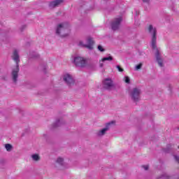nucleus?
Returning <instances> with one entry per match:
<instances>
[{
  "label": "nucleus",
  "instance_id": "obj_18",
  "mask_svg": "<svg viewBox=\"0 0 179 179\" xmlns=\"http://www.w3.org/2000/svg\"><path fill=\"white\" fill-rule=\"evenodd\" d=\"M30 57L31 58H40V55H38L36 52H32L30 53Z\"/></svg>",
  "mask_w": 179,
  "mask_h": 179
},
{
  "label": "nucleus",
  "instance_id": "obj_32",
  "mask_svg": "<svg viewBox=\"0 0 179 179\" xmlns=\"http://www.w3.org/2000/svg\"><path fill=\"white\" fill-rule=\"evenodd\" d=\"M92 68H94V64H92Z\"/></svg>",
  "mask_w": 179,
  "mask_h": 179
},
{
  "label": "nucleus",
  "instance_id": "obj_20",
  "mask_svg": "<svg viewBox=\"0 0 179 179\" xmlns=\"http://www.w3.org/2000/svg\"><path fill=\"white\" fill-rule=\"evenodd\" d=\"M56 162L60 166H63V164H64V158L59 157V158H57Z\"/></svg>",
  "mask_w": 179,
  "mask_h": 179
},
{
  "label": "nucleus",
  "instance_id": "obj_26",
  "mask_svg": "<svg viewBox=\"0 0 179 179\" xmlns=\"http://www.w3.org/2000/svg\"><path fill=\"white\" fill-rule=\"evenodd\" d=\"M136 71H139L142 68V63H140L139 64L136 66Z\"/></svg>",
  "mask_w": 179,
  "mask_h": 179
},
{
  "label": "nucleus",
  "instance_id": "obj_9",
  "mask_svg": "<svg viewBox=\"0 0 179 179\" xmlns=\"http://www.w3.org/2000/svg\"><path fill=\"white\" fill-rule=\"evenodd\" d=\"M121 22H122V17H120L115 18L110 24L112 30L114 31H115V30H118V29H120V24H121Z\"/></svg>",
  "mask_w": 179,
  "mask_h": 179
},
{
  "label": "nucleus",
  "instance_id": "obj_5",
  "mask_svg": "<svg viewBox=\"0 0 179 179\" xmlns=\"http://www.w3.org/2000/svg\"><path fill=\"white\" fill-rule=\"evenodd\" d=\"M73 64L78 68H85L86 66V59H84L83 57L76 56L73 58Z\"/></svg>",
  "mask_w": 179,
  "mask_h": 179
},
{
  "label": "nucleus",
  "instance_id": "obj_13",
  "mask_svg": "<svg viewBox=\"0 0 179 179\" xmlns=\"http://www.w3.org/2000/svg\"><path fill=\"white\" fill-rule=\"evenodd\" d=\"M65 121L62 119H57L55 123L52 124L51 129H55V128H58L59 127H62L64 125Z\"/></svg>",
  "mask_w": 179,
  "mask_h": 179
},
{
  "label": "nucleus",
  "instance_id": "obj_10",
  "mask_svg": "<svg viewBox=\"0 0 179 179\" xmlns=\"http://www.w3.org/2000/svg\"><path fill=\"white\" fill-rule=\"evenodd\" d=\"M63 80L68 85V86H72L75 83V80L72 78V76L66 74L63 76Z\"/></svg>",
  "mask_w": 179,
  "mask_h": 179
},
{
  "label": "nucleus",
  "instance_id": "obj_2",
  "mask_svg": "<svg viewBox=\"0 0 179 179\" xmlns=\"http://www.w3.org/2000/svg\"><path fill=\"white\" fill-rule=\"evenodd\" d=\"M69 33H71V29L68 26H66L65 24H59L57 25L56 29V34L60 36L62 38H65V37H68L69 36Z\"/></svg>",
  "mask_w": 179,
  "mask_h": 179
},
{
  "label": "nucleus",
  "instance_id": "obj_28",
  "mask_svg": "<svg viewBox=\"0 0 179 179\" xmlns=\"http://www.w3.org/2000/svg\"><path fill=\"white\" fill-rule=\"evenodd\" d=\"M173 157L175 160L177 162V163H179V157L178 155H173Z\"/></svg>",
  "mask_w": 179,
  "mask_h": 179
},
{
  "label": "nucleus",
  "instance_id": "obj_19",
  "mask_svg": "<svg viewBox=\"0 0 179 179\" xmlns=\"http://www.w3.org/2000/svg\"><path fill=\"white\" fill-rule=\"evenodd\" d=\"M105 61H113V57L112 56H108V57H105L102 59V62H105Z\"/></svg>",
  "mask_w": 179,
  "mask_h": 179
},
{
  "label": "nucleus",
  "instance_id": "obj_7",
  "mask_svg": "<svg viewBox=\"0 0 179 179\" xmlns=\"http://www.w3.org/2000/svg\"><path fill=\"white\" fill-rule=\"evenodd\" d=\"M103 89L106 90H113L114 82L111 78H105L103 81Z\"/></svg>",
  "mask_w": 179,
  "mask_h": 179
},
{
  "label": "nucleus",
  "instance_id": "obj_29",
  "mask_svg": "<svg viewBox=\"0 0 179 179\" xmlns=\"http://www.w3.org/2000/svg\"><path fill=\"white\" fill-rule=\"evenodd\" d=\"M142 167L145 171L149 170V166H148V165H143Z\"/></svg>",
  "mask_w": 179,
  "mask_h": 179
},
{
  "label": "nucleus",
  "instance_id": "obj_15",
  "mask_svg": "<svg viewBox=\"0 0 179 179\" xmlns=\"http://www.w3.org/2000/svg\"><path fill=\"white\" fill-rule=\"evenodd\" d=\"M39 69H41L45 73H47V64L43 63L40 64Z\"/></svg>",
  "mask_w": 179,
  "mask_h": 179
},
{
  "label": "nucleus",
  "instance_id": "obj_21",
  "mask_svg": "<svg viewBox=\"0 0 179 179\" xmlns=\"http://www.w3.org/2000/svg\"><path fill=\"white\" fill-rule=\"evenodd\" d=\"M43 137L45 138L46 142H48V143H50V141L51 139V136H48V134H44Z\"/></svg>",
  "mask_w": 179,
  "mask_h": 179
},
{
  "label": "nucleus",
  "instance_id": "obj_22",
  "mask_svg": "<svg viewBox=\"0 0 179 179\" xmlns=\"http://www.w3.org/2000/svg\"><path fill=\"white\" fill-rule=\"evenodd\" d=\"M159 179H169V176L167 174H163L158 178Z\"/></svg>",
  "mask_w": 179,
  "mask_h": 179
},
{
  "label": "nucleus",
  "instance_id": "obj_11",
  "mask_svg": "<svg viewBox=\"0 0 179 179\" xmlns=\"http://www.w3.org/2000/svg\"><path fill=\"white\" fill-rule=\"evenodd\" d=\"M64 2V0H53L50 1L48 4V6L50 9H54V8H57V6H59L61 3Z\"/></svg>",
  "mask_w": 179,
  "mask_h": 179
},
{
  "label": "nucleus",
  "instance_id": "obj_8",
  "mask_svg": "<svg viewBox=\"0 0 179 179\" xmlns=\"http://www.w3.org/2000/svg\"><path fill=\"white\" fill-rule=\"evenodd\" d=\"M114 124H115V121H111L106 123L105 128L102 129L97 133L98 136H103V135H106V132H107V131L111 128V125Z\"/></svg>",
  "mask_w": 179,
  "mask_h": 179
},
{
  "label": "nucleus",
  "instance_id": "obj_35",
  "mask_svg": "<svg viewBox=\"0 0 179 179\" xmlns=\"http://www.w3.org/2000/svg\"><path fill=\"white\" fill-rule=\"evenodd\" d=\"M178 129H179V127H178Z\"/></svg>",
  "mask_w": 179,
  "mask_h": 179
},
{
  "label": "nucleus",
  "instance_id": "obj_16",
  "mask_svg": "<svg viewBox=\"0 0 179 179\" xmlns=\"http://www.w3.org/2000/svg\"><path fill=\"white\" fill-rule=\"evenodd\" d=\"M31 158L34 162H38V160H40V156L38 155V154L32 155Z\"/></svg>",
  "mask_w": 179,
  "mask_h": 179
},
{
  "label": "nucleus",
  "instance_id": "obj_24",
  "mask_svg": "<svg viewBox=\"0 0 179 179\" xmlns=\"http://www.w3.org/2000/svg\"><path fill=\"white\" fill-rule=\"evenodd\" d=\"M124 82L126 83H128V84L131 83V79H129V77L125 76L124 77Z\"/></svg>",
  "mask_w": 179,
  "mask_h": 179
},
{
  "label": "nucleus",
  "instance_id": "obj_27",
  "mask_svg": "<svg viewBox=\"0 0 179 179\" xmlns=\"http://www.w3.org/2000/svg\"><path fill=\"white\" fill-rule=\"evenodd\" d=\"M144 3H147V5H150V0H142Z\"/></svg>",
  "mask_w": 179,
  "mask_h": 179
},
{
  "label": "nucleus",
  "instance_id": "obj_17",
  "mask_svg": "<svg viewBox=\"0 0 179 179\" xmlns=\"http://www.w3.org/2000/svg\"><path fill=\"white\" fill-rule=\"evenodd\" d=\"M5 148L6 149L7 152H12V149H13V146L12 145L7 143L5 145Z\"/></svg>",
  "mask_w": 179,
  "mask_h": 179
},
{
  "label": "nucleus",
  "instance_id": "obj_33",
  "mask_svg": "<svg viewBox=\"0 0 179 179\" xmlns=\"http://www.w3.org/2000/svg\"><path fill=\"white\" fill-rule=\"evenodd\" d=\"M136 16H138V12H136Z\"/></svg>",
  "mask_w": 179,
  "mask_h": 179
},
{
  "label": "nucleus",
  "instance_id": "obj_12",
  "mask_svg": "<svg viewBox=\"0 0 179 179\" xmlns=\"http://www.w3.org/2000/svg\"><path fill=\"white\" fill-rule=\"evenodd\" d=\"M155 58L159 66H161V68L163 67V58H162V55L160 54V51L159 50H156Z\"/></svg>",
  "mask_w": 179,
  "mask_h": 179
},
{
  "label": "nucleus",
  "instance_id": "obj_34",
  "mask_svg": "<svg viewBox=\"0 0 179 179\" xmlns=\"http://www.w3.org/2000/svg\"><path fill=\"white\" fill-rule=\"evenodd\" d=\"M178 149H179V146H178Z\"/></svg>",
  "mask_w": 179,
  "mask_h": 179
},
{
  "label": "nucleus",
  "instance_id": "obj_25",
  "mask_svg": "<svg viewBox=\"0 0 179 179\" xmlns=\"http://www.w3.org/2000/svg\"><path fill=\"white\" fill-rule=\"evenodd\" d=\"M116 68H117V71H119V72H124V69L121 68V66L117 65Z\"/></svg>",
  "mask_w": 179,
  "mask_h": 179
},
{
  "label": "nucleus",
  "instance_id": "obj_4",
  "mask_svg": "<svg viewBox=\"0 0 179 179\" xmlns=\"http://www.w3.org/2000/svg\"><path fill=\"white\" fill-rule=\"evenodd\" d=\"M148 31L150 34H152V48L155 50L156 48V41L157 40V30L153 27V25L150 24L148 27Z\"/></svg>",
  "mask_w": 179,
  "mask_h": 179
},
{
  "label": "nucleus",
  "instance_id": "obj_1",
  "mask_svg": "<svg viewBox=\"0 0 179 179\" xmlns=\"http://www.w3.org/2000/svg\"><path fill=\"white\" fill-rule=\"evenodd\" d=\"M12 59L15 61L16 65L13 69L11 76L13 79V83H17V78H19V71L20 69L19 68V62H20V56L19 55V51L17 50H14L13 52V55L11 56Z\"/></svg>",
  "mask_w": 179,
  "mask_h": 179
},
{
  "label": "nucleus",
  "instance_id": "obj_31",
  "mask_svg": "<svg viewBox=\"0 0 179 179\" xmlns=\"http://www.w3.org/2000/svg\"><path fill=\"white\" fill-rule=\"evenodd\" d=\"M103 66H104V64L103 63H100V64H99L100 68H103Z\"/></svg>",
  "mask_w": 179,
  "mask_h": 179
},
{
  "label": "nucleus",
  "instance_id": "obj_6",
  "mask_svg": "<svg viewBox=\"0 0 179 179\" xmlns=\"http://www.w3.org/2000/svg\"><path fill=\"white\" fill-rule=\"evenodd\" d=\"M87 43L85 44L82 41H80L78 45L79 47H82L83 48H88V50H93V45H94V41H93V38L92 37H88L87 38Z\"/></svg>",
  "mask_w": 179,
  "mask_h": 179
},
{
  "label": "nucleus",
  "instance_id": "obj_3",
  "mask_svg": "<svg viewBox=\"0 0 179 179\" xmlns=\"http://www.w3.org/2000/svg\"><path fill=\"white\" fill-rule=\"evenodd\" d=\"M141 93L142 91L138 87H134L130 91L129 96L134 103H138V101H141Z\"/></svg>",
  "mask_w": 179,
  "mask_h": 179
},
{
  "label": "nucleus",
  "instance_id": "obj_23",
  "mask_svg": "<svg viewBox=\"0 0 179 179\" xmlns=\"http://www.w3.org/2000/svg\"><path fill=\"white\" fill-rule=\"evenodd\" d=\"M98 50L99 51H101V52H104L106 50L103 48V46L101 45H98Z\"/></svg>",
  "mask_w": 179,
  "mask_h": 179
},
{
  "label": "nucleus",
  "instance_id": "obj_30",
  "mask_svg": "<svg viewBox=\"0 0 179 179\" xmlns=\"http://www.w3.org/2000/svg\"><path fill=\"white\" fill-rule=\"evenodd\" d=\"M26 27H27V26L26 25H22L21 27H20V31H23L24 30V29H26Z\"/></svg>",
  "mask_w": 179,
  "mask_h": 179
},
{
  "label": "nucleus",
  "instance_id": "obj_14",
  "mask_svg": "<svg viewBox=\"0 0 179 179\" xmlns=\"http://www.w3.org/2000/svg\"><path fill=\"white\" fill-rule=\"evenodd\" d=\"M173 146H174V145L168 144L166 145V148L163 149L164 153H170V152H171V150H173Z\"/></svg>",
  "mask_w": 179,
  "mask_h": 179
}]
</instances>
